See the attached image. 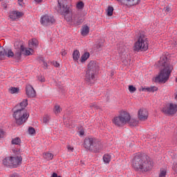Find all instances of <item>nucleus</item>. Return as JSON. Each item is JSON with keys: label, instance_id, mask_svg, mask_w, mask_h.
<instances>
[{"label": "nucleus", "instance_id": "1", "mask_svg": "<svg viewBox=\"0 0 177 177\" xmlns=\"http://www.w3.org/2000/svg\"><path fill=\"white\" fill-rule=\"evenodd\" d=\"M58 10H62L66 21L70 26H80L84 23V17L81 12L73 14V4L71 0H57Z\"/></svg>", "mask_w": 177, "mask_h": 177}, {"label": "nucleus", "instance_id": "2", "mask_svg": "<svg viewBox=\"0 0 177 177\" xmlns=\"http://www.w3.org/2000/svg\"><path fill=\"white\" fill-rule=\"evenodd\" d=\"M131 165L134 171L138 172H147L153 168L151 160L147 155L138 153L131 160Z\"/></svg>", "mask_w": 177, "mask_h": 177}, {"label": "nucleus", "instance_id": "3", "mask_svg": "<svg viewBox=\"0 0 177 177\" xmlns=\"http://www.w3.org/2000/svg\"><path fill=\"white\" fill-rule=\"evenodd\" d=\"M159 67H164L158 76L155 77V82L165 84L167 80H169V75L174 70V66L168 62V58L165 56L160 57L158 62Z\"/></svg>", "mask_w": 177, "mask_h": 177}, {"label": "nucleus", "instance_id": "4", "mask_svg": "<svg viewBox=\"0 0 177 177\" xmlns=\"http://www.w3.org/2000/svg\"><path fill=\"white\" fill-rule=\"evenodd\" d=\"M27 106H28V100L27 99L23 100L19 105L16 106L18 109L14 112L13 117L17 125H23L28 120L30 115L26 110Z\"/></svg>", "mask_w": 177, "mask_h": 177}, {"label": "nucleus", "instance_id": "5", "mask_svg": "<svg viewBox=\"0 0 177 177\" xmlns=\"http://www.w3.org/2000/svg\"><path fill=\"white\" fill-rule=\"evenodd\" d=\"M97 71H99V64L95 61H91L88 64V69L85 75V81L87 84H90L95 82Z\"/></svg>", "mask_w": 177, "mask_h": 177}, {"label": "nucleus", "instance_id": "6", "mask_svg": "<svg viewBox=\"0 0 177 177\" xmlns=\"http://www.w3.org/2000/svg\"><path fill=\"white\" fill-rule=\"evenodd\" d=\"M129 121H131V115H129V113H128L127 111L120 113L119 115L115 116L112 120V122L114 124V125L120 127L129 123Z\"/></svg>", "mask_w": 177, "mask_h": 177}, {"label": "nucleus", "instance_id": "7", "mask_svg": "<svg viewBox=\"0 0 177 177\" xmlns=\"http://www.w3.org/2000/svg\"><path fill=\"white\" fill-rule=\"evenodd\" d=\"M149 49V40L145 35H140L134 44V50L146 52Z\"/></svg>", "mask_w": 177, "mask_h": 177}, {"label": "nucleus", "instance_id": "8", "mask_svg": "<svg viewBox=\"0 0 177 177\" xmlns=\"http://www.w3.org/2000/svg\"><path fill=\"white\" fill-rule=\"evenodd\" d=\"M99 147V140L93 138H86L84 142V147L86 150H91V151H99L97 147Z\"/></svg>", "mask_w": 177, "mask_h": 177}, {"label": "nucleus", "instance_id": "9", "mask_svg": "<svg viewBox=\"0 0 177 177\" xmlns=\"http://www.w3.org/2000/svg\"><path fill=\"white\" fill-rule=\"evenodd\" d=\"M162 113H165V114H169V115L176 114L177 111V105L174 103H170L162 108Z\"/></svg>", "mask_w": 177, "mask_h": 177}, {"label": "nucleus", "instance_id": "10", "mask_svg": "<svg viewBox=\"0 0 177 177\" xmlns=\"http://www.w3.org/2000/svg\"><path fill=\"white\" fill-rule=\"evenodd\" d=\"M55 20L53 17L49 15H44L41 17L40 23L42 26H52L55 23Z\"/></svg>", "mask_w": 177, "mask_h": 177}, {"label": "nucleus", "instance_id": "11", "mask_svg": "<svg viewBox=\"0 0 177 177\" xmlns=\"http://www.w3.org/2000/svg\"><path fill=\"white\" fill-rule=\"evenodd\" d=\"M11 161L12 168H17V167L21 165V161H23V157H21V156L20 155L11 156Z\"/></svg>", "mask_w": 177, "mask_h": 177}, {"label": "nucleus", "instance_id": "12", "mask_svg": "<svg viewBox=\"0 0 177 177\" xmlns=\"http://www.w3.org/2000/svg\"><path fill=\"white\" fill-rule=\"evenodd\" d=\"M138 117L140 121H146L149 118V112L147 109H140L138 111Z\"/></svg>", "mask_w": 177, "mask_h": 177}, {"label": "nucleus", "instance_id": "13", "mask_svg": "<svg viewBox=\"0 0 177 177\" xmlns=\"http://www.w3.org/2000/svg\"><path fill=\"white\" fill-rule=\"evenodd\" d=\"M26 92L28 97H35V90L34 87L30 84L26 85Z\"/></svg>", "mask_w": 177, "mask_h": 177}, {"label": "nucleus", "instance_id": "14", "mask_svg": "<svg viewBox=\"0 0 177 177\" xmlns=\"http://www.w3.org/2000/svg\"><path fill=\"white\" fill-rule=\"evenodd\" d=\"M20 46L22 55H24L25 56H30L34 53V50L32 48H27L23 45H20Z\"/></svg>", "mask_w": 177, "mask_h": 177}, {"label": "nucleus", "instance_id": "15", "mask_svg": "<svg viewBox=\"0 0 177 177\" xmlns=\"http://www.w3.org/2000/svg\"><path fill=\"white\" fill-rule=\"evenodd\" d=\"M119 2H126L127 6H136L140 3V0H117Z\"/></svg>", "mask_w": 177, "mask_h": 177}, {"label": "nucleus", "instance_id": "16", "mask_svg": "<svg viewBox=\"0 0 177 177\" xmlns=\"http://www.w3.org/2000/svg\"><path fill=\"white\" fill-rule=\"evenodd\" d=\"M22 13L18 11H12L10 12L9 17L11 20H16V19H20Z\"/></svg>", "mask_w": 177, "mask_h": 177}, {"label": "nucleus", "instance_id": "17", "mask_svg": "<svg viewBox=\"0 0 177 177\" xmlns=\"http://www.w3.org/2000/svg\"><path fill=\"white\" fill-rule=\"evenodd\" d=\"M21 55H23V52L21 51V47L19 46V49L17 50L15 54H14V59L17 62H20L21 60Z\"/></svg>", "mask_w": 177, "mask_h": 177}, {"label": "nucleus", "instance_id": "18", "mask_svg": "<svg viewBox=\"0 0 177 177\" xmlns=\"http://www.w3.org/2000/svg\"><path fill=\"white\" fill-rule=\"evenodd\" d=\"M89 26H88V25H84L81 29V35L83 37H86V35H88V34H89Z\"/></svg>", "mask_w": 177, "mask_h": 177}, {"label": "nucleus", "instance_id": "19", "mask_svg": "<svg viewBox=\"0 0 177 177\" xmlns=\"http://www.w3.org/2000/svg\"><path fill=\"white\" fill-rule=\"evenodd\" d=\"M3 165L6 167H12V156L10 157H6V158L3 159Z\"/></svg>", "mask_w": 177, "mask_h": 177}, {"label": "nucleus", "instance_id": "20", "mask_svg": "<svg viewBox=\"0 0 177 177\" xmlns=\"http://www.w3.org/2000/svg\"><path fill=\"white\" fill-rule=\"evenodd\" d=\"M29 46L30 48H37L39 45L38 40L37 39H32L31 40H29L28 41Z\"/></svg>", "mask_w": 177, "mask_h": 177}, {"label": "nucleus", "instance_id": "21", "mask_svg": "<svg viewBox=\"0 0 177 177\" xmlns=\"http://www.w3.org/2000/svg\"><path fill=\"white\" fill-rule=\"evenodd\" d=\"M80 56H81L80 51L78 50H75L73 53V59L74 62H78Z\"/></svg>", "mask_w": 177, "mask_h": 177}, {"label": "nucleus", "instance_id": "22", "mask_svg": "<svg viewBox=\"0 0 177 177\" xmlns=\"http://www.w3.org/2000/svg\"><path fill=\"white\" fill-rule=\"evenodd\" d=\"M89 56H91L89 53H84L81 57V62L84 63V62H86V60L89 59Z\"/></svg>", "mask_w": 177, "mask_h": 177}, {"label": "nucleus", "instance_id": "23", "mask_svg": "<svg viewBox=\"0 0 177 177\" xmlns=\"http://www.w3.org/2000/svg\"><path fill=\"white\" fill-rule=\"evenodd\" d=\"M4 56H7V57H14L15 53H13V51H12V50L6 49V55H4Z\"/></svg>", "mask_w": 177, "mask_h": 177}, {"label": "nucleus", "instance_id": "24", "mask_svg": "<svg viewBox=\"0 0 177 177\" xmlns=\"http://www.w3.org/2000/svg\"><path fill=\"white\" fill-rule=\"evenodd\" d=\"M104 162H106V164H109L110 161H111V156L109 154H104L103 156Z\"/></svg>", "mask_w": 177, "mask_h": 177}, {"label": "nucleus", "instance_id": "25", "mask_svg": "<svg viewBox=\"0 0 177 177\" xmlns=\"http://www.w3.org/2000/svg\"><path fill=\"white\" fill-rule=\"evenodd\" d=\"M11 143L12 145H20L21 143V140L20 138L17 137L12 140Z\"/></svg>", "mask_w": 177, "mask_h": 177}, {"label": "nucleus", "instance_id": "26", "mask_svg": "<svg viewBox=\"0 0 177 177\" xmlns=\"http://www.w3.org/2000/svg\"><path fill=\"white\" fill-rule=\"evenodd\" d=\"M129 123L131 125V127H136V125L139 124V122H138V120L135 119H131V116H130V120L129 121Z\"/></svg>", "mask_w": 177, "mask_h": 177}, {"label": "nucleus", "instance_id": "27", "mask_svg": "<svg viewBox=\"0 0 177 177\" xmlns=\"http://www.w3.org/2000/svg\"><path fill=\"white\" fill-rule=\"evenodd\" d=\"M43 157L46 160H52L53 158V154H52L50 153H46L43 155Z\"/></svg>", "mask_w": 177, "mask_h": 177}, {"label": "nucleus", "instance_id": "28", "mask_svg": "<svg viewBox=\"0 0 177 177\" xmlns=\"http://www.w3.org/2000/svg\"><path fill=\"white\" fill-rule=\"evenodd\" d=\"M19 88H17V87H10L9 88V92L12 95H13L15 93H19Z\"/></svg>", "mask_w": 177, "mask_h": 177}, {"label": "nucleus", "instance_id": "29", "mask_svg": "<svg viewBox=\"0 0 177 177\" xmlns=\"http://www.w3.org/2000/svg\"><path fill=\"white\" fill-rule=\"evenodd\" d=\"M84 4L83 1H79L76 4V8H77L79 10L84 9Z\"/></svg>", "mask_w": 177, "mask_h": 177}, {"label": "nucleus", "instance_id": "30", "mask_svg": "<svg viewBox=\"0 0 177 177\" xmlns=\"http://www.w3.org/2000/svg\"><path fill=\"white\" fill-rule=\"evenodd\" d=\"M61 112H62V109L60 108V106L55 105V108H54L55 114H56V115L60 114Z\"/></svg>", "mask_w": 177, "mask_h": 177}, {"label": "nucleus", "instance_id": "31", "mask_svg": "<svg viewBox=\"0 0 177 177\" xmlns=\"http://www.w3.org/2000/svg\"><path fill=\"white\" fill-rule=\"evenodd\" d=\"M106 12H107L108 16H113V12H114V8L111 6H109Z\"/></svg>", "mask_w": 177, "mask_h": 177}, {"label": "nucleus", "instance_id": "32", "mask_svg": "<svg viewBox=\"0 0 177 177\" xmlns=\"http://www.w3.org/2000/svg\"><path fill=\"white\" fill-rule=\"evenodd\" d=\"M50 120V116L49 115H45L43 118L44 124H48Z\"/></svg>", "mask_w": 177, "mask_h": 177}, {"label": "nucleus", "instance_id": "33", "mask_svg": "<svg viewBox=\"0 0 177 177\" xmlns=\"http://www.w3.org/2000/svg\"><path fill=\"white\" fill-rule=\"evenodd\" d=\"M129 91L131 92V93H133L134 92H136V87L133 86V85L129 86Z\"/></svg>", "mask_w": 177, "mask_h": 177}, {"label": "nucleus", "instance_id": "34", "mask_svg": "<svg viewBox=\"0 0 177 177\" xmlns=\"http://www.w3.org/2000/svg\"><path fill=\"white\" fill-rule=\"evenodd\" d=\"M5 55H6V49L0 46V56H5Z\"/></svg>", "mask_w": 177, "mask_h": 177}, {"label": "nucleus", "instance_id": "35", "mask_svg": "<svg viewBox=\"0 0 177 177\" xmlns=\"http://www.w3.org/2000/svg\"><path fill=\"white\" fill-rule=\"evenodd\" d=\"M165 176H167V170L165 169L160 170L159 177H165Z\"/></svg>", "mask_w": 177, "mask_h": 177}, {"label": "nucleus", "instance_id": "36", "mask_svg": "<svg viewBox=\"0 0 177 177\" xmlns=\"http://www.w3.org/2000/svg\"><path fill=\"white\" fill-rule=\"evenodd\" d=\"M28 133H30V135H34V133H35V129H34L33 127H29Z\"/></svg>", "mask_w": 177, "mask_h": 177}, {"label": "nucleus", "instance_id": "37", "mask_svg": "<svg viewBox=\"0 0 177 177\" xmlns=\"http://www.w3.org/2000/svg\"><path fill=\"white\" fill-rule=\"evenodd\" d=\"M174 172L177 175V163H174L172 166Z\"/></svg>", "mask_w": 177, "mask_h": 177}, {"label": "nucleus", "instance_id": "38", "mask_svg": "<svg viewBox=\"0 0 177 177\" xmlns=\"http://www.w3.org/2000/svg\"><path fill=\"white\" fill-rule=\"evenodd\" d=\"M158 90V88L156 86L149 87V92H156Z\"/></svg>", "mask_w": 177, "mask_h": 177}, {"label": "nucleus", "instance_id": "39", "mask_svg": "<svg viewBox=\"0 0 177 177\" xmlns=\"http://www.w3.org/2000/svg\"><path fill=\"white\" fill-rule=\"evenodd\" d=\"M5 136V131L3 129H0V139H2Z\"/></svg>", "mask_w": 177, "mask_h": 177}, {"label": "nucleus", "instance_id": "40", "mask_svg": "<svg viewBox=\"0 0 177 177\" xmlns=\"http://www.w3.org/2000/svg\"><path fill=\"white\" fill-rule=\"evenodd\" d=\"M38 80L40 82H45V77L44 76H39Z\"/></svg>", "mask_w": 177, "mask_h": 177}, {"label": "nucleus", "instance_id": "41", "mask_svg": "<svg viewBox=\"0 0 177 177\" xmlns=\"http://www.w3.org/2000/svg\"><path fill=\"white\" fill-rule=\"evenodd\" d=\"M142 92H150V87H145L142 88Z\"/></svg>", "mask_w": 177, "mask_h": 177}, {"label": "nucleus", "instance_id": "42", "mask_svg": "<svg viewBox=\"0 0 177 177\" xmlns=\"http://www.w3.org/2000/svg\"><path fill=\"white\" fill-rule=\"evenodd\" d=\"M91 107H92V109H95V110H97V109H99V106L95 104H91Z\"/></svg>", "mask_w": 177, "mask_h": 177}, {"label": "nucleus", "instance_id": "43", "mask_svg": "<svg viewBox=\"0 0 177 177\" xmlns=\"http://www.w3.org/2000/svg\"><path fill=\"white\" fill-rule=\"evenodd\" d=\"M53 66L55 67H59L60 66V64H59V62L55 61V62H53Z\"/></svg>", "mask_w": 177, "mask_h": 177}, {"label": "nucleus", "instance_id": "44", "mask_svg": "<svg viewBox=\"0 0 177 177\" xmlns=\"http://www.w3.org/2000/svg\"><path fill=\"white\" fill-rule=\"evenodd\" d=\"M38 60H39V63H43L44 62H45V59H44V57H39L38 58Z\"/></svg>", "mask_w": 177, "mask_h": 177}, {"label": "nucleus", "instance_id": "45", "mask_svg": "<svg viewBox=\"0 0 177 177\" xmlns=\"http://www.w3.org/2000/svg\"><path fill=\"white\" fill-rule=\"evenodd\" d=\"M10 177H20L17 173H14L10 175Z\"/></svg>", "mask_w": 177, "mask_h": 177}, {"label": "nucleus", "instance_id": "46", "mask_svg": "<svg viewBox=\"0 0 177 177\" xmlns=\"http://www.w3.org/2000/svg\"><path fill=\"white\" fill-rule=\"evenodd\" d=\"M165 12H171V8L169 7V6H167L166 8H165Z\"/></svg>", "mask_w": 177, "mask_h": 177}, {"label": "nucleus", "instance_id": "47", "mask_svg": "<svg viewBox=\"0 0 177 177\" xmlns=\"http://www.w3.org/2000/svg\"><path fill=\"white\" fill-rule=\"evenodd\" d=\"M61 55L62 56H66L67 55V52H66L64 50H62Z\"/></svg>", "mask_w": 177, "mask_h": 177}, {"label": "nucleus", "instance_id": "48", "mask_svg": "<svg viewBox=\"0 0 177 177\" xmlns=\"http://www.w3.org/2000/svg\"><path fill=\"white\" fill-rule=\"evenodd\" d=\"M42 64H43V66H44V67L45 68H48V63H46V62H45V61H44V62H42Z\"/></svg>", "mask_w": 177, "mask_h": 177}, {"label": "nucleus", "instance_id": "49", "mask_svg": "<svg viewBox=\"0 0 177 177\" xmlns=\"http://www.w3.org/2000/svg\"><path fill=\"white\" fill-rule=\"evenodd\" d=\"M68 150H69L70 151H73V150H74V148H73L72 147H71L70 145H68L67 147Z\"/></svg>", "mask_w": 177, "mask_h": 177}, {"label": "nucleus", "instance_id": "50", "mask_svg": "<svg viewBox=\"0 0 177 177\" xmlns=\"http://www.w3.org/2000/svg\"><path fill=\"white\" fill-rule=\"evenodd\" d=\"M79 133H80V136H84V130H80L79 131Z\"/></svg>", "mask_w": 177, "mask_h": 177}, {"label": "nucleus", "instance_id": "51", "mask_svg": "<svg viewBox=\"0 0 177 177\" xmlns=\"http://www.w3.org/2000/svg\"><path fill=\"white\" fill-rule=\"evenodd\" d=\"M174 99L177 101V90L176 91V93H174Z\"/></svg>", "mask_w": 177, "mask_h": 177}, {"label": "nucleus", "instance_id": "52", "mask_svg": "<svg viewBox=\"0 0 177 177\" xmlns=\"http://www.w3.org/2000/svg\"><path fill=\"white\" fill-rule=\"evenodd\" d=\"M43 0H35V2H37V3H41V2H42Z\"/></svg>", "mask_w": 177, "mask_h": 177}, {"label": "nucleus", "instance_id": "53", "mask_svg": "<svg viewBox=\"0 0 177 177\" xmlns=\"http://www.w3.org/2000/svg\"><path fill=\"white\" fill-rule=\"evenodd\" d=\"M51 177H58L57 174L53 173V175L51 176Z\"/></svg>", "mask_w": 177, "mask_h": 177}, {"label": "nucleus", "instance_id": "54", "mask_svg": "<svg viewBox=\"0 0 177 177\" xmlns=\"http://www.w3.org/2000/svg\"><path fill=\"white\" fill-rule=\"evenodd\" d=\"M120 52H122V53H124V52H125V48H124L123 50H120Z\"/></svg>", "mask_w": 177, "mask_h": 177}, {"label": "nucleus", "instance_id": "55", "mask_svg": "<svg viewBox=\"0 0 177 177\" xmlns=\"http://www.w3.org/2000/svg\"><path fill=\"white\" fill-rule=\"evenodd\" d=\"M24 0H18V2L20 3V2H23Z\"/></svg>", "mask_w": 177, "mask_h": 177}, {"label": "nucleus", "instance_id": "56", "mask_svg": "<svg viewBox=\"0 0 177 177\" xmlns=\"http://www.w3.org/2000/svg\"><path fill=\"white\" fill-rule=\"evenodd\" d=\"M2 1H3V0H0V2Z\"/></svg>", "mask_w": 177, "mask_h": 177}, {"label": "nucleus", "instance_id": "57", "mask_svg": "<svg viewBox=\"0 0 177 177\" xmlns=\"http://www.w3.org/2000/svg\"><path fill=\"white\" fill-rule=\"evenodd\" d=\"M58 177H62V176H58Z\"/></svg>", "mask_w": 177, "mask_h": 177}]
</instances>
